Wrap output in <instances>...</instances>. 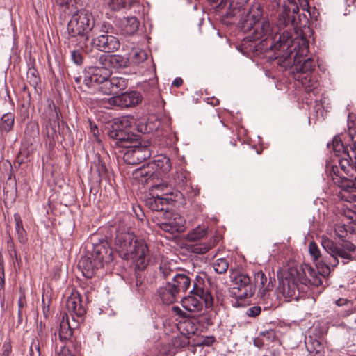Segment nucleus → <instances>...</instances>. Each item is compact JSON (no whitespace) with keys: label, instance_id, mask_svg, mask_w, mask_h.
Segmentation results:
<instances>
[{"label":"nucleus","instance_id":"obj_24","mask_svg":"<svg viewBox=\"0 0 356 356\" xmlns=\"http://www.w3.org/2000/svg\"><path fill=\"white\" fill-rule=\"evenodd\" d=\"M169 283L178 293H185L191 285V279L186 274L177 273L173 275L172 280L169 281Z\"/></svg>","mask_w":356,"mask_h":356},{"label":"nucleus","instance_id":"obj_48","mask_svg":"<svg viewBox=\"0 0 356 356\" xmlns=\"http://www.w3.org/2000/svg\"><path fill=\"white\" fill-rule=\"evenodd\" d=\"M71 58L77 65H81L83 63V56L79 50H73L71 53Z\"/></svg>","mask_w":356,"mask_h":356},{"label":"nucleus","instance_id":"obj_31","mask_svg":"<svg viewBox=\"0 0 356 356\" xmlns=\"http://www.w3.org/2000/svg\"><path fill=\"white\" fill-rule=\"evenodd\" d=\"M14 220L15 222V233L19 242L22 244H26L28 241L27 233L23 226V222L19 213L14 214Z\"/></svg>","mask_w":356,"mask_h":356},{"label":"nucleus","instance_id":"obj_28","mask_svg":"<svg viewBox=\"0 0 356 356\" xmlns=\"http://www.w3.org/2000/svg\"><path fill=\"white\" fill-rule=\"evenodd\" d=\"M139 26L140 22L136 17H128L121 20V29L125 35L134 34Z\"/></svg>","mask_w":356,"mask_h":356},{"label":"nucleus","instance_id":"obj_56","mask_svg":"<svg viewBox=\"0 0 356 356\" xmlns=\"http://www.w3.org/2000/svg\"><path fill=\"white\" fill-rule=\"evenodd\" d=\"M8 248L9 249V251L10 252H13L15 255H16V250H15V244H14V242H13V238L10 236V238L8 240Z\"/></svg>","mask_w":356,"mask_h":356},{"label":"nucleus","instance_id":"obj_23","mask_svg":"<svg viewBox=\"0 0 356 356\" xmlns=\"http://www.w3.org/2000/svg\"><path fill=\"white\" fill-rule=\"evenodd\" d=\"M158 293L163 303L165 305H170L177 301L179 295L169 281L165 286L159 289Z\"/></svg>","mask_w":356,"mask_h":356},{"label":"nucleus","instance_id":"obj_1","mask_svg":"<svg viewBox=\"0 0 356 356\" xmlns=\"http://www.w3.org/2000/svg\"><path fill=\"white\" fill-rule=\"evenodd\" d=\"M321 245L326 254H321L314 241L309 244V253L316 265V270L309 264L290 267L286 270H279L277 292L286 298L298 300L301 293H307L310 286H319L323 279L327 277L343 259V264L355 259L353 254L356 252V245L347 240L334 243L327 237H323Z\"/></svg>","mask_w":356,"mask_h":356},{"label":"nucleus","instance_id":"obj_27","mask_svg":"<svg viewBox=\"0 0 356 356\" xmlns=\"http://www.w3.org/2000/svg\"><path fill=\"white\" fill-rule=\"evenodd\" d=\"M218 236H211L207 242H200L191 245V250L195 254H204L214 247L218 242Z\"/></svg>","mask_w":356,"mask_h":356},{"label":"nucleus","instance_id":"obj_60","mask_svg":"<svg viewBox=\"0 0 356 356\" xmlns=\"http://www.w3.org/2000/svg\"><path fill=\"white\" fill-rule=\"evenodd\" d=\"M152 188L154 189H159L161 191H164V189H167V186L163 184H152Z\"/></svg>","mask_w":356,"mask_h":356},{"label":"nucleus","instance_id":"obj_45","mask_svg":"<svg viewBox=\"0 0 356 356\" xmlns=\"http://www.w3.org/2000/svg\"><path fill=\"white\" fill-rule=\"evenodd\" d=\"M58 134L62 136L64 139L66 138H72V131L68 127L67 124L63 121H61L60 127L58 131Z\"/></svg>","mask_w":356,"mask_h":356},{"label":"nucleus","instance_id":"obj_12","mask_svg":"<svg viewBox=\"0 0 356 356\" xmlns=\"http://www.w3.org/2000/svg\"><path fill=\"white\" fill-rule=\"evenodd\" d=\"M85 71L83 83L88 88L98 86L105 79L111 76L110 70L107 69L106 66L99 64L97 59H95L94 65L88 66Z\"/></svg>","mask_w":356,"mask_h":356},{"label":"nucleus","instance_id":"obj_53","mask_svg":"<svg viewBox=\"0 0 356 356\" xmlns=\"http://www.w3.org/2000/svg\"><path fill=\"white\" fill-rule=\"evenodd\" d=\"M90 132L92 134L93 137L95 138V140L97 141L98 143L100 142V140L99 138V129L97 128V126L95 124H92L90 122Z\"/></svg>","mask_w":356,"mask_h":356},{"label":"nucleus","instance_id":"obj_29","mask_svg":"<svg viewBox=\"0 0 356 356\" xmlns=\"http://www.w3.org/2000/svg\"><path fill=\"white\" fill-rule=\"evenodd\" d=\"M73 330L71 327L67 314L63 316V319L60 323V329L58 333V338L62 342H67L70 341L72 337Z\"/></svg>","mask_w":356,"mask_h":356},{"label":"nucleus","instance_id":"obj_34","mask_svg":"<svg viewBox=\"0 0 356 356\" xmlns=\"http://www.w3.org/2000/svg\"><path fill=\"white\" fill-rule=\"evenodd\" d=\"M151 165H154L156 172L160 170L162 173L165 174L169 172L172 168L170 159L167 156H160L157 159L154 160Z\"/></svg>","mask_w":356,"mask_h":356},{"label":"nucleus","instance_id":"obj_46","mask_svg":"<svg viewBox=\"0 0 356 356\" xmlns=\"http://www.w3.org/2000/svg\"><path fill=\"white\" fill-rule=\"evenodd\" d=\"M308 351L311 353L315 352L313 356H322L321 350L323 348L321 343L318 341H314L312 343L313 348H309L307 341L305 342Z\"/></svg>","mask_w":356,"mask_h":356},{"label":"nucleus","instance_id":"obj_22","mask_svg":"<svg viewBox=\"0 0 356 356\" xmlns=\"http://www.w3.org/2000/svg\"><path fill=\"white\" fill-rule=\"evenodd\" d=\"M60 112L58 108L54 106V110L51 111L49 121L46 125L47 129V136L48 138L54 139L57 137V132L60 127Z\"/></svg>","mask_w":356,"mask_h":356},{"label":"nucleus","instance_id":"obj_47","mask_svg":"<svg viewBox=\"0 0 356 356\" xmlns=\"http://www.w3.org/2000/svg\"><path fill=\"white\" fill-rule=\"evenodd\" d=\"M147 58V55L143 50L135 51L133 56V61L135 63H140L145 61Z\"/></svg>","mask_w":356,"mask_h":356},{"label":"nucleus","instance_id":"obj_36","mask_svg":"<svg viewBox=\"0 0 356 356\" xmlns=\"http://www.w3.org/2000/svg\"><path fill=\"white\" fill-rule=\"evenodd\" d=\"M164 197H165L166 200H168V203L170 205L171 202H179L180 204H182L184 200V195L186 193L180 189L177 188V190H175L173 191H166L164 193Z\"/></svg>","mask_w":356,"mask_h":356},{"label":"nucleus","instance_id":"obj_62","mask_svg":"<svg viewBox=\"0 0 356 356\" xmlns=\"http://www.w3.org/2000/svg\"><path fill=\"white\" fill-rule=\"evenodd\" d=\"M230 0H220L219 4L218 5V8H222L225 7Z\"/></svg>","mask_w":356,"mask_h":356},{"label":"nucleus","instance_id":"obj_5","mask_svg":"<svg viewBox=\"0 0 356 356\" xmlns=\"http://www.w3.org/2000/svg\"><path fill=\"white\" fill-rule=\"evenodd\" d=\"M114 246L122 259L134 262L136 271L145 269L149 262L147 257L149 252L147 245L144 240L137 238L129 227L118 225L115 230ZM135 273L137 277L138 273Z\"/></svg>","mask_w":356,"mask_h":356},{"label":"nucleus","instance_id":"obj_42","mask_svg":"<svg viewBox=\"0 0 356 356\" xmlns=\"http://www.w3.org/2000/svg\"><path fill=\"white\" fill-rule=\"evenodd\" d=\"M229 267V263L226 259L220 258L216 260L213 264L214 270L218 274L225 273Z\"/></svg>","mask_w":356,"mask_h":356},{"label":"nucleus","instance_id":"obj_6","mask_svg":"<svg viewBox=\"0 0 356 356\" xmlns=\"http://www.w3.org/2000/svg\"><path fill=\"white\" fill-rule=\"evenodd\" d=\"M95 27V19L91 12L85 9L76 11L67 24L70 42L75 43L85 53H91L89 41Z\"/></svg>","mask_w":356,"mask_h":356},{"label":"nucleus","instance_id":"obj_19","mask_svg":"<svg viewBox=\"0 0 356 356\" xmlns=\"http://www.w3.org/2000/svg\"><path fill=\"white\" fill-rule=\"evenodd\" d=\"M275 279L270 277L267 283V277L262 270H259L254 274V282H252L254 287L259 289V293L261 298H264L266 293L271 291L274 286Z\"/></svg>","mask_w":356,"mask_h":356},{"label":"nucleus","instance_id":"obj_17","mask_svg":"<svg viewBox=\"0 0 356 356\" xmlns=\"http://www.w3.org/2000/svg\"><path fill=\"white\" fill-rule=\"evenodd\" d=\"M97 63L106 66L107 69H122L129 65V60L127 57L120 54H101L98 56Z\"/></svg>","mask_w":356,"mask_h":356},{"label":"nucleus","instance_id":"obj_10","mask_svg":"<svg viewBox=\"0 0 356 356\" xmlns=\"http://www.w3.org/2000/svg\"><path fill=\"white\" fill-rule=\"evenodd\" d=\"M231 277L233 287L229 290V296L236 300L233 305L239 307L242 301L254 294V287L250 277L245 273H239Z\"/></svg>","mask_w":356,"mask_h":356},{"label":"nucleus","instance_id":"obj_52","mask_svg":"<svg viewBox=\"0 0 356 356\" xmlns=\"http://www.w3.org/2000/svg\"><path fill=\"white\" fill-rule=\"evenodd\" d=\"M20 296L17 301L18 309H22L26 306V300L25 296V292L22 288L19 289Z\"/></svg>","mask_w":356,"mask_h":356},{"label":"nucleus","instance_id":"obj_41","mask_svg":"<svg viewBox=\"0 0 356 356\" xmlns=\"http://www.w3.org/2000/svg\"><path fill=\"white\" fill-rule=\"evenodd\" d=\"M355 229L356 227H354L353 225L350 226L344 224H337L334 229L336 234L340 238H345L347 236V233L348 232H353L355 233Z\"/></svg>","mask_w":356,"mask_h":356},{"label":"nucleus","instance_id":"obj_38","mask_svg":"<svg viewBox=\"0 0 356 356\" xmlns=\"http://www.w3.org/2000/svg\"><path fill=\"white\" fill-rule=\"evenodd\" d=\"M27 81L29 83L33 86L35 89L38 86V84L40 83V77L39 76V73L38 70L34 68L31 67L29 68L27 72Z\"/></svg>","mask_w":356,"mask_h":356},{"label":"nucleus","instance_id":"obj_61","mask_svg":"<svg viewBox=\"0 0 356 356\" xmlns=\"http://www.w3.org/2000/svg\"><path fill=\"white\" fill-rule=\"evenodd\" d=\"M348 300L347 299H344V298H339L337 301H336V304L338 305V306H343V305H345L348 303Z\"/></svg>","mask_w":356,"mask_h":356},{"label":"nucleus","instance_id":"obj_9","mask_svg":"<svg viewBox=\"0 0 356 356\" xmlns=\"http://www.w3.org/2000/svg\"><path fill=\"white\" fill-rule=\"evenodd\" d=\"M131 122L126 117L115 121L108 130V136L113 147H129L131 144L138 143V135L130 131Z\"/></svg>","mask_w":356,"mask_h":356},{"label":"nucleus","instance_id":"obj_25","mask_svg":"<svg viewBox=\"0 0 356 356\" xmlns=\"http://www.w3.org/2000/svg\"><path fill=\"white\" fill-rule=\"evenodd\" d=\"M249 0H233L229 3V7L226 13L228 18L238 17L239 18L242 15H245L248 10L244 7Z\"/></svg>","mask_w":356,"mask_h":356},{"label":"nucleus","instance_id":"obj_13","mask_svg":"<svg viewBox=\"0 0 356 356\" xmlns=\"http://www.w3.org/2000/svg\"><path fill=\"white\" fill-rule=\"evenodd\" d=\"M185 222V219L182 216L169 211L163 213V216H161V220L156 224L161 229L173 234L184 232Z\"/></svg>","mask_w":356,"mask_h":356},{"label":"nucleus","instance_id":"obj_20","mask_svg":"<svg viewBox=\"0 0 356 356\" xmlns=\"http://www.w3.org/2000/svg\"><path fill=\"white\" fill-rule=\"evenodd\" d=\"M145 205L153 211L159 212L160 217L163 216V213H166L170 211V206L168 203L164 195H156V196H152L145 200Z\"/></svg>","mask_w":356,"mask_h":356},{"label":"nucleus","instance_id":"obj_15","mask_svg":"<svg viewBox=\"0 0 356 356\" xmlns=\"http://www.w3.org/2000/svg\"><path fill=\"white\" fill-rule=\"evenodd\" d=\"M143 97L138 91H130L120 93L108 99V104L110 106H118L128 108L135 106L141 102Z\"/></svg>","mask_w":356,"mask_h":356},{"label":"nucleus","instance_id":"obj_4","mask_svg":"<svg viewBox=\"0 0 356 356\" xmlns=\"http://www.w3.org/2000/svg\"><path fill=\"white\" fill-rule=\"evenodd\" d=\"M308 51V41L303 37L296 38L293 39L289 49H282L274 57L269 56V60L276 61L285 70H291L294 79L310 92L318 86V82L314 74L316 62L311 58L304 57Z\"/></svg>","mask_w":356,"mask_h":356},{"label":"nucleus","instance_id":"obj_39","mask_svg":"<svg viewBox=\"0 0 356 356\" xmlns=\"http://www.w3.org/2000/svg\"><path fill=\"white\" fill-rule=\"evenodd\" d=\"M134 0H110L108 5L113 10H120L122 8H130Z\"/></svg>","mask_w":356,"mask_h":356},{"label":"nucleus","instance_id":"obj_32","mask_svg":"<svg viewBox=\"0 0 356 356\" xmlns=\"http://www.w3.org/2000/svg\"><path fill=\"white\" fill-rule=\"evenodd\" d=\"M197 322L195 319H186L184 322L181 323L179 325V330H180V333L189 336L191 338V336L195 334L197 331V325L196 324Z\"/></svg>","mask_w":356,"mask_h":356},{"label":"nucleus","instance_id":"obj_30","mask_svg":"<svg viewBox=\"0 0 356 356\" xmlns=\"http://www.w3.org/2000/svg\"><path fill=\"white\" fill-rule=\"evenodd\" d=\"M195 296H190L182 300L183 307L188 312H200L203 308L202 300H197Z\"/></svg>","mask_w":356,"mask_h":356},{"label":"nucleus","instance_id":"obj_8","mask_svg":"<svg viewBox=\"0 0 356 356\" xmlns=\"http://www.w3.org/2000/svg\"><path fill=\"white\" fill-rule=\"evenodd\" d=\"M99 35L89 41L92 47L91 53H85L90 58L98 60L100 52L111 53L118 51L120 47V40L115 36L114 28L108 22H103L99 29Z\"/></svg>","mask_w":356,"mask_h":356},{"label":"nucleus","instance_id":"obj_64","mask_svg":"<svg viewBox=\"0 0 356 356\" xmlns=\"http://www.w3.org/2000/svg\"><path fill=\"white\" fill-rule=\"evenodd\" d=\"M18 318L19 321L22 320V309H18Z\"/></svg>","mask_w":356,"mask_h":356},{"label":"nucleus","instance_id":"obj_50","mask_svg":"<svg viewBox=\"0 0 356 356\" xmlns=\"http://www.w3.org/2000/svg\"><path fill=\"white\" fill-rule=\"evenodd\" d=\"M198 321L204 323L207 325H212L213 324L211 318V314L210 313H203L200 314V320Z\"/></svg>","mask_w":356,"mask_h":356},{"label":"nucleus","instance_id":"obj_43","mask_svg":"<svg viewBox=\"0 0 356 356\" xmlns=\"http://www.w3.org/2000/svg\"><path fill=\"white\" fill-rule=\"evenodd\" d=\"M98 90L105 95H113V88L111 83V77L105 79L104 81H102L97 86Z\"/></svg>","mask_w":356,"mask_h":356},{"label":"nucleus","instance_id":"obj_14","mask_svg":"<svg viewBox=\"0 0 356 356\" xmlns=\"http://www.w3.org/2000/svg\"><path fill=\"white\" fill-rule=\"evenodd\" d=\"M134 143L129 147H125L123 153V160L129 165H137L150 158L151 151L147 145H139Z\"/></svg>","mask_w":356,"mask_h":356},{"label":"nucleus","instance_id":"obj_26","mask_svg":"<svg viewBox=\"0 0 356 356\" xmlns=\"http://www.w3.org/2000/svg\"><path fill=\"white\" fill-rule=\"evenodd\" d=\"M91 168H93L98 174L99 181L102 179L108 178V169L104 157H102L99 153L95 154Z\"/></svg>","mask_w":356,"mask_h":356},{"label":"nucleus","instance_id":"obj_37","mask_svg":"<svg viewBox=\"0 0 356 356\" xmlns=\"http://www.w3.org/2000/svg\"><path fill=\"white\" fill-rule=\"evenodd\" d=\"M111 83L113 88V95H118L127 87L128 79L124 77L113 76L111 77Z\"/></svg>","mask_w":356,"mask_h":356},{"label":"nucleus","instance_id":"obj_63","mask_svg":"<svg viewBox=\"0 0 356 356\" xmlns=\"http://www.w3.org/2000/svg\"><path fill=\"white\" fill-rule=\"evenodd\" d=\"M355 312H356V307L350 308L347 311V315L352 314Z\"/></svg>","mask_w":356,"mask_h":356},{"label":"nucleus","instance_id":"obj_54","mask_svg":"<svg viewBox=\"0 0 356 356\" xmlns=\"http://www.w3.org/2000/svg\"><path fill=\"white\" fill-rule=\"evenodd\" d=\"M215 337L213 336L205 337L201 341L200 345L204 346H210L215 342Z\"/></svg>","mask_w":356,"mask_h":356},{"label":"nucleus","instance_id":"obj_40","mask_svg":"<svg viewBox=\"0 0 356 356\" xmlns=\"http://www.w3.org/2000/svg\"><path fill=\"white\" fill-rule=\"evenodd\" d=\"M190 343L189 336L184 335L181 333L172 339V344L176 348H184Z\"/></svg>","mask_w":356,"mask_h":356},{"label":"nucleus","instance_id":"obj_2","mask_svg":"<svg viewBox=\"0 0 356 356\" xmlns=\"http://www.w3.org/2000/svg\"><path fill=\"white\" fill-rule=\"evenodd\" d=\"M299 12L295 1L284 4L278 11L277 23L279 28H277L264 16L261 3L252 4L238 21V26L244 33L252 30L254 42L249 45V50L254 56L268 54L266 56L269 58V56L274 57L277 52L289 49L293 42L292 29H300L307 24L306 16L303 14L302 18Z\"/></svg>","mask_w":356,"mask_h":356},{"label":"nucleus","instance_id":"obj_51","mask_svg":"<svg viewBox=\"0 0 356 356\" xmlns=\"http://www.w3.org/2000/svg\"><path fill=\"white\" fill-rule=\"evenodd\" d=\"M261 307L259 306H253L250 307L246 311V314L250 317H256L261 313Z\"/></svg>","mask_w":356,"mask_h":356},{"label":"nucleus","instance_id":"obj_7","mask_svg":"<svg viewBox=\"0 0 356 356\" xmlns=\"http://www.w3.org/2000/svg\"><path fill=\"white\" fill-rule=\"evenodd\" d=\"M113 261V250L107 241H102L93 245L90 256H82L78 268L86 278L92 277L97 271L103 268L104 264Z\"/></svg>","mask_w":356,"mask_h":356},{"label":"nucleus","instance_id":"obj_58","mask_svg":"<svg viewBox=\"0 0 356 356\" xmlns=\"http://www.w3.org/2000/svg\"><path fill=\"white\" fill-rule=\"evenodd\" d=\"M183 84V80L180 77L175 78L172 83V86H175L177 88L180 87Z\"/></svg>","mask_w":356,"mask_h":356},{"label":"nucleus","instance_id":"obj_16","mask_svg":"<svg viewBox=\"0 0 356 356\" xmlns=\"http://www.w3.org/2000/svg\"><path fill=\"white\" fill-rule=\"evenodd\" d=\"M172 183L177 188L183 191L189 197H195L199 194V189L191 185L190 173L186 171H177L172 175Z\"/></svg>","mask_w":356,"mask_h":356},{"label":"nucleus","instance_id":"obj_35","mask_svg":"<svg viewBox=\"0 0 356 356\" xmlns=\"http://www.w3.org/2000/svg\"><path fill=\"white\" fill-rule=\"evenodd\" d=\"M208 234L207 228L197 227L187 235V240L192 242H198L204 239Z\"/></svg>","mask_w":356,"mask_h":356},{"label":"nucleus","instance_id":"obj_18","mask_svg":"<svg viewBox=\"0 0 356 356\" xmlns=\"http://www.w3.org/2000/svg\"><path fill=\"white\" fill-rule=\"evenodd\" d=\"M66 307L69 312L75 314L81 320L86 313V309L83 304L81 295L76 291H72L67 298Z\"/></svg>","mask_w":356,"mask_h":356},{"label":"nucleus","instance_id":"obj_33","mask_svg":"<svg viewBox=\"0 0 356 356\" xmlns=\"http://www.w3.org/2000/svg\"><path fill=\"white\" fill-rule=\"evenodd\" d=\"M15 123V114L11 112L3 115L0 120V131L1 133H9L13 128Z\"/></svg>","mask_w":356,"mask_h":356},{"label":"nucleus","instance_id":"obj_3","mask_svg":"<svg viewBox=\"0 0 356 356\" xmlns=\"http://www.w3.org/2000/svg\"><path fill=\"white\" fill-rule=\"evenodd\" d=\"M350 143L344 145L339 136H335L327 144L335 158L327 161L325 172L342 191L356 192V136L349 134Z\"/></svg>","mask_w":356,"mask_h":356},{"label":"nucleus","instance_id":"obj_59","mask_svg":"<svg viewBox=\"0 0 356 356\" xmlns=\"http://www.w3.org/2000/svg\"><path fill=\"white\" fill-rule=\"evenodd\" d=\"M173 311L179 316L186 317V313L182 311L179 307H173Z\"/></svg>","mask_w":356,"mask_h":356},{"label":"nucleus","instance_id":"obj_44","mask_svg":"<svg viewBox=\"0 0 356 356\" xmlns=\"http://www.w3.org/2000/svg\"><path fill=\"white\" fill-rule=\"evenodd\" d=\"M160 272L161 275L168 281L170 280V281L173 278V275L176 274L177 272L170 269L167 265L164 264L160 266Z\"/></svg>","mask_w":356,"mask_h":356},{"label":"nucleus","instance_id":"obj_57","mask_svg":"<svg viewBox=\"0 0 356 356\" xmlns=\"http://www.w3.org/2000/svg\"><path fill=\"white\" fill-rule=\"evenodd\" d=\"M59 356H75L72 354L68 348H66L65 346H63L61 349V353H59Z\"/></svg>","mask_w":356,"mask_h":356},{"label":"nucleus","instance_id":"obj_49","mask_svg":"<svg viewBox=\"0 0 356 356\" xmlns=\"http://www.w3.org/2000/svg\"><path fill=\"white\" fill-rule=\"evenodd\" d=\"M1 356H9L12 352V345L10 339L4 341L1 348Z\"/></svg>","mask_w":356,"mask_h":356},{"label":"nucleus","instance_id":"obj_55","mask_svg":"<svg viewBox=\"0 0 356 356\" xmlns=\"http://www.w3.org/2000/svg\"><path fill=\"white\" fill-rule=\"evenodd\" d=\"M5 289V270L4 268H0V291Z\"/></svg>","mask_w":356,"mask_h":356},{"label":"nucleus","instance_id":"obj_11","mask_svg":"<svg viewBox=\"0 0 356 356\" xmlns=\"http://www.w3.org/2000/svg\"><path fill=\"white\" fill-rule=\"evenodd\" d=\"M210 284L206 274L198 275L193 280V289L190 293L199 297L204 301L205 307L208 309L213 308L216 302L222 301L220 298V293L216 291V298L209 290L207 285Z\"/></svg>","mask_w":356,"mask_h":356},{"label":"nucleus","instance_id":"obj_21","mask_svg":"<svg viewBox=\"0 0 356 356\" xmlns=\"http://www.w3.org/2000/svg\"><path fill=\"white\" fill-rule=\"evenodd\" d=\"M157 177L158 172L154 170V165L151 163H148L146 166L143 165L133 172L134 179L143 184L152 181Z\"/></svg>","mask_w":356,"mask_h":356}]
</instances>
